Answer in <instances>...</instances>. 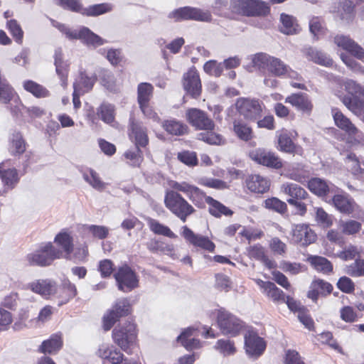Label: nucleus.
I'll use <instances>...</instances> for the list:
<instances>
[{
  "label": "nucleus",
  "instance_id": "f257e3e1",
  "mask_svg": "<svg viewBox=\"0 0 364 364\" xmlns=\"http://www.w3.org/2000/svg\"><path fill=\"white\" fill-rule=\"evenodd\" d=\"M255 66L268 72L273 77H288L290 78H298V73L293 70L287 64L280 58L259 53L255 55L253 59Z\"/></svg>",
  "mask_w": 364,
  "mask_h": 364
},
{
  "label": "nucleus",
  "instance_id": "f03ea898",
  "mask_svg": "<svg viewBox=\"0 0 364 364\" xmlns=\"http://www.w3.org/2000/svg\"><path fill=\"white\" fill-rule=\"evenodd\" d=\"M60 258H63L62 251L55 247L51 242L41 245L26 255V261L29 264L40 267L49 266L55 259Z\"/></svg>",
  "mask_w": 364,
  "mask_h": 364
},
{
  "label": "nucleus",
  "instance_id": "7ed1b4c3",
  "mask_svg": "<svg viewBox=\"0 0 364 364\" xmlns=\"http://www.w3.org/2000/svg\"><path fill=\"white\" fill-rule=\"evenodd\" d=\"M164 203L166 207L183 223L196 211L192 205L175 191L166 192Z\"/></svg>",
  "mask_w": 364,
  "mask_h": 364
},
{
  "label": "nucleus",
  "instance_id": "20e7f679",
  "mask_svg": "<svg viewBox=\"0 0 364 364\" xmlns=\"http://www.w3.org/2000/svg\"><path fill=\"white\" fill-rule=\"evenodd\" d=\"M112 338L120 348L128 354H132V348L136 338V326L134 323L126 322L116 326L112 331Z\"/></svg>",
  "mask_w": 364,
  "mask_h": 364
},
{
  "label": "nucleus",
  "instance_id": "39448f33",
  "mask_svg": "<svg viewBox=\"0 0 364 364\" xmlns=\"http://www.w3.org/2000/svg\"><path fill=\"white\" fill-rule=\"evenodd\" d=\"M53 25L58 28L70 40L79 39L87 45L95 47L100 46L106 43V41L94 33L87 27H82L79 30H71L65 25L53 21Z\"/></svg>",
  "mask_w": 364,
  "mask_h": 364
},
{
  "label": "nucleus",
  "instance_id": "423d86ee",
  "mask_svg": "<svg viewBox=\"0 0 364 364\" xmlns=\"http://www.w3.org/2000/svg\"><path fill=\"white\" fill-rule=\"evenodd\" d=\"M217 322L222 333L225 336H236L245 327L243 321L239 318L222 309L218 313Z\"/></svg>",
  "mask_w": 364,
  "mask_h": 364
},
{
  "label": "nucleus",
  "instance_id": "0eeeda50",
  "mask_svg": "<svg viewBox=\"0 0 364 364\" xmlns=\"http://www.w3.org/2000/svg\"><path fill=\"white\" fill-rule=\"evenodd\" d=\"M168 17L175 21L193 20L210 22L212 20V15L209 11L191 6H184L175 9L168 14Z\"/></svg>",
  "mask_w": 364,
  "mask_h": 364
},
{
  "label": "nucleus",
  "instance_id": "6e6552de",
  "mask_svg": "<svg viewBox=\"0 0 364 364\" xmlns=\"http://www.w3.org/2000/svg\"><path fill=\"white\" fill-rule=\"evenodd\" d=\"M114 277L118 289L124 292H129L139 287V277L127 264L118 267Z\"/></svg>",
  "mask_w": 364,
  "mask_h": 364
},
{
  "label": "nucleus",
  "instance_id": "1a4fd4ad",
  "mask_svg": "<svg viewBox=\"0 0 364 364\" xmlns=\"http://www.w3.org/2000/svg\"><path fill=\"white\" fill-rule=\"evenodd\" d=\"M130 309V304L127 299L117 301L103 317L104 329L109 331L119 318L128 315Z\"/></svg>",
  "mask_w": 364,
  "mask_h": 364
},
{
  "label": "nucleus",
  "instance_id": "9d476101",
  "mask_svg": "<svg viewBox=\"0 0 364 364\" xmlns=\"http://www.w3.org/2000/svg\"><path fill=\"white\" fill-rule=\"evenodd\" d=\"M336 125L345 131L348 136L358 143H364V134L341 111L332 109Z\"/></svg>",
  "mask_w": 364,
  "mask_h": 364
},
{
  "label": "nucleus",
  "instance_id": "9b49d317",
  "mask_svg": "<svg viewBox=\"0 0 364 364\" xmlns=\"http://www.w3.org/2000/svg\"><path fill=\"white\" fill-rule=\"evenodd\" d=\"M240 12L247 16H265L269 13L267 3L260 0H238Z\"/></svg>",
  "mask_w": 364,
  "mask_h": 364
},
{
  "label": "nucleus",
  "instance_id": "f8f14e48",
  "mask_svg": "<svg viewBox=\"0 0 364 364\" xmlns=\"http://www.w3.org/2000/svg\"><path fill=\"white\" fill-rule=\"evenodd\" d=\"M316 240V235L309 225L298 224L293 226L291 230L292 242L302 247H306L314 243Z\"/></svg>",
  "mask_w": 364,
  "mask_h": 364
},
{
  "label": "nucleus",
  "instance_id": "ddd939ff",
  "mask_svg": "<svg viewBox=\"0 0 364 364\" xmlns=\"http://www.w3.org/2000/svg\"><path fill=\"white\" fill-rule=\"evenodd\" d=\"M186 117L188 122L195 129L198 130H213L215 124L208 117L207 114L198 109L192 108L186 112Z\"/></svg>",
  "mask_w": 364,
  "mask_h": 364
},
{
  "label": "nucleus",
  "instance_id": "4468645a",
  "mask_svg": "<svg viewBox=\"0 0 364 364\" xmlns=\"http://www.w3.org/2000/svg\"><path fill=\"white\" fill-rule=\"evenodd\" d=\"M252 160L259 164L272 168H280L282 167V160L273 152L264 149H257L250 153Z\"/></svg>",
  "mask_w": 364,
  "mask_h": 364
},
{
  "label": "nucleus",
  "instance_id": "2eb2a0df",
  "mask_svg": "<svg viewBox=\"0 0 364 364\" xmlns=\"http://www.w3.org/2000/svg\"><path fill=\"white\" fill-rule=\"evenodd\" d=\"M171 187L177 191H181L186 193L193 203L199 208L203 205L204 200L206 201V198L208 197L198 187L190 185L186 182H173Z\"/></svg>",
  "mask_w": 364,
  "mask_h": 364
},
{
  "label": "nucleus",
  "instance_id": "dca6fc26",
  "mask_svg": "<svg viewBox=\"0 0 364 364\" xmlns=\"http://www.w3.org/2000/svg\"><path fill=\"white\" fill-rule=\"evenodd\" d=\"M235 106L239 113L247 119H255L262 112L261 105L256 100L240 98Z\"/></svg>",
  "mask_w": 364,
  "mask_h": 364
},
{
  "label": "nucleus",
  "instance_id": "f3484780",
  "mask_svg": "<svg viewBox=\"0 0 364 364\" xmlns=\"http://www.w3.org/2000/svg\"><path fill=\"white\" fill-rule=\"evenodd\" d=\"M245 348L248 355L257 358L263 353L266 343L257 333L249 331L245 336Z\"/></svg>",
  "mask_w": 364,
  "mask_h": 364
},
{
  "label": "nucleus",
  "instance_id": "a211bd4d",
  "mask_svg": "<svg viewBox=\"0 0 364 364\" xmlns=\"http://www.w3.org/2000/svg\"><path fill=\"white\" fill-rule=\"evenodd\" d=\"M181 235L184 239L195 247H200L208 252H213L215 250L214 243L209 240L208 237L195 234L187 226L181 228Z\"/></svg>",
  "mask_w": 364,
  "mask_h": 364
},
{
  "label": "nucleus",
  "instance_id": "6ab92c4d",
  "mask_svg": "<svg viewBox=\"0 0 364 364\" xmlns=\"http://www.w3.org/2000/svg\"><path fill=\"white\" fill-rule=\"evenodd\" d=\"M334 43L337 46L364 62V49L350 37L343 35L336 36L334 38Z\"/></svg>",
  "mask_w": 364,
  "mask_h": 364
},
{
  "label": "nucleus",
  "instance_id": "aec40b11",
  "mask_svg": "<svg viewBox=\"0 0 364 364\" xmlns=\"http://www.w3.org/2000/svg\"><path fill=\"white\" fill-rule=\"evenodd\" d=\"M285 102L295 107L298 111L310 114L313 109V104L309 96L305 93H294L287 97Z\"/></svg>",
  "mask_w": 364,
  "mask_h": 364
},
{
  "label": "nucleus",
  "instance_id": "412c9836",
  "mask_svg": "<svg viewBox=\"0 0 364 364\" xmlns=\"http://www.w3.org/2000/svg\"><path fill=\"white\" fill-rule=\"evenodd\" d=\"M28 288L34 293L47 296L56 294L58 285L55 281L50 279H37L29 283Z\"/></svg>",
  "mask_w": 364,
  "mask_h": 364
},
{
  "label": "nucleus",
  "instance_id": "4be33fe9",
  "mask_svg": "<svg viewBox=\"0 0 364 364\" xmlns=\"http://www.w3.org/2000/svg\"><path fill=\"white\" fill-rule=\"evenodd\" d=\"M183 87L193 97H198L201 92V83L198 72L189 70L183 75Z\"/></svg>",
  "mask_w": 364,
  "mask_h": 364
},
{
  "label": "nucleus",
  "instance_id": "5701e85b",
  "mask_svg": "<svg viewBox=\"0 0 364 364\" xmlns=\"http://www.w3.org/2000/svg\"><path fill=\"white\" fill-rule=\"evenodd\" d=\"M54 242L60 247L63 257L69 259L74 249L73 237L66 230H62L54 238Z\"/></svg>",
  "mask_w": 364,
  "mask_h": 364
},
{
  "label": "nucleus",
  "instance_id": "b1692460",
  "mask_svg": "<svg viewBox=\"0 0 364 364\" xmlns=\"http://www.w3.org/2000/svg\"><path fill=\"white\" fill-rule=\"evenodd\" d=\"M245 183L248 190L255 193H266L270 187L269 180L257 174L249 176Z\"/></svg>",
  "mask_w": 364,
  "mask_h": 364
},
{
  "label": "nucleus",
  "instance_id": "393cba45",
  "mask_svg": "<svg viewBox=\"0 0 364 364\" xmlns=\"http://www.w3.org/2000/svg\"><path fill=\"white\" fill-rule=\"evenodd\" d=\"M336 95L341 99L343 105L355 115L360 119L364 117V101L358 98L357 97H353L350 96L343 95L340 94V92Z\"/></svg>",
  "mask_w": 364,
  "mask_h": 364
},
{
  "label": "nucleus",
  "instance_id": "a878e982",
  "mask_svg": "<svg viewBox=\"0 0 364 364\" xmlns=\"http://www.w3.org/2000/svg\"><path fill=\"white\" fill-rule=\"evenodd\" d=\"M296 136L297 133L296 131L291 132L286 129H282L281 132L277 134L278 149L287 153H294L296 151V146L291 139V138Z\"/></svg>",
  "mask_w": 364,
  "mask_h": 364
},
{
  "label": "nucleus",
  "instance_id": "bb28decb",
  "mask_svg": "<svg viewBox=\"0 0 364 364\" xmlns=\"http://www.w3.org/2000/svg\"><path fill=\"white\" fill-rule=\"evenodd\" d=\"M332 290L333 286L330 283L321 279H316L311 284L308 297L316 301L319 294H329Z\"/></svg>",
  "mask_w": 364,
  "mask_h": 364
},
{
  "label": "nucleus",
  "instance_id": "cd10ccee",
  "mask_svg": "<svg viewBox=\"0 0 364 364\" xmlns=\"http://www.w3.org/2000/svg\"><path fill=\"white\" fill-rule=\"evenodd\" d=\"M332 202L338 211L347 215L352 213L356 207L354 200L348 195L336 194L332 198Z\"/></svg>",
  "mask_w": 364,
  "mask_h": 364
},
{
  "label": "nucleus",
  "instance_id": "c85d7f7f",
  "mask_svg": "<svg viewBox=\"0 0 364 364\" xmlns=\"http://www.w3.org/2000/svg\"><path fill=\"white\" fill-rule=\"evenodd\" d=\"M0 177L4 184L9 188H13L18 182L17 171L9 167V161L0 164Z\"/></svg>",
  "mask_w": 364,
  "mask_h": 364
},
{
  "label": "nucleus",
  "instance_id": "c756f323",
  "mask_svg": "<svg viewBox=\"0 0 364 364\" xmlns=\"http://www.w3.org/2000/svg\"><path fill=\"white\" fill-rule=\"evenodd\" d=\"M196 334V329L193 328H188L178 336V341H179L187 350H191L199 348L201 346V344L199 340L195 338Z\"/></svg>",
  "mask_w": 364,
  "mask_h": 364
},
{
  "label": "nucleus",
  "instance_id": "7c9ffc66",
  "mask_svg": "<svg viewBox=\"0 0 364 364\" xmlns=\"http://www.w3.org/2000/svg\"><path fill=\"white\" fill-rule=\"evenodd\" d=\"M130 127L132 130L130 136L134 138L136 146L139 147L146 146L149 142L146 129L141 123L134 122L133 119L130 122Z\"/></svg>",
  "mask_w": 364,
  "mask_h": 364
},
{
  "label": "nucleus",
  "instance_id": "2f4dec72",
  "mask_svg": "<svg viewBox=\"0 0 364 364\" xmlns=\"http://www.w3.org/2000/svg\"><path fill=\"white\" fill-rule=\"evenodd\" d=\"M55 70L61 80V85L65 87L68 85V64L63 60V54L60 49L55 52Z\"/></svg>",
  "mask_w": 364,
  "mask_h": 364
},
{
  "label": "nucleus",
  "instance_id": "473e14b6",
  "mask_svg": "<svg viewBox=\"0 0 364 364\" xmlns=\"http://www.w3.org/2000/svg\"><path fill=\"white\" fill-rule=\"evenodd\" d=\"M308 188L315 195L323 197L333 191L327 181L320 178H312L308 181Z\"/></svg>",
  "mask_w": 364,
  "mask_h": 364
},
{
  "label": "nucleus",
  "instance_id": "72a5a7b5",
  "mask_svg": "<svg viewBox=\"0 0 364 364\" xmlns=\"http://www.w3.org/2000/svg\"><path fill=\"white\" fill-rule=\"evenodd\" d=\"M162 127L169 134L175 136H181L188 132L187 125L175 119L164 121Z\"/></svg>",
  "mask_w": 364,
  "mask_h": 364
},
{
  "label": "nucleus",
  "instance_id": "f704fd0d",
  "mask_svg": "<svg viewBox=\"0 0 364 364\" xmlns=\"http://www.w3.org/2000/svg\"><path fill=\"white\" fill-rule=\"evenodd\" d=\"M281 192L289 196L290 198L302 200L306 198L307 192L297 184L285 183L281 186Z\"/></svg>",
  "mask_w": 364,
  "mask_h": 364
},
{
  "label": "nucleus",
  "instance_id": "c9c22d12",
  "mask_svg": "<svg viewBox=\"0 0 364 364\" xmlns=\"http://www.w3.org/2000/svg\"><path fill=\"white\" fill-rule=\"evenodd\" d=\"M63 346V341L60 335L54 334L46 341H44L40 346V351L43 353H55Z\"/></svg>",
  "mask_w": 364,
  "mask_h": 364
},
{
  "label": "nucleus",
  "instance_id": "e433bc0d",
  "mask_svg": "<svg viewBox=\"0 0 364 364\" xmlns=\"http://www.w3.org/2000/svg\"><path fill=\"white\" fill-rule=\"evenodd\" d=\"M97 114L105 123L113 125L115 118L114 106L104 102L97 108Z\"/></svg>",
  "mask_w": 364,
  "mask_h": 364
},
{
  "label": "nucleus",
  "instance_id": "4c0bfd02",
  "mask_svg": "<svg viewBox=\"0 0 364 364\" xmlns=\"http://www.w3.org/2000/svg\"><path fill=\"white\" fill-rule=\"evenodd\" d=\"M233 131L240 139L245 141H247L253 137L252 128L247 124L240 120L234 121Z\"/></svg>",
  "mask_w": 364,
  "mask_h": 364
},
{
  "label": "nucleus",
  "instance_id": "58836bf2",
  "mask_svg": "<svg viewBox=\"0 0 364 364\" xmlns=\"http://www.w3.org/2000/svg\"><path fill=\"white\" fill-rule=\"evenodd\" d=\"M146 222L150 230L155 234L164 235L170 238H176L177 235L171 229L155 219L147 218Z\"/></svg>",
  "mask_w": 364,
  "mask_h": 364
},
{
  "label": "nucleus",
  "instance_id": "ea45409f",
  "mask_svg": "<svg viewBox=\"0 0 364 364\" xmlns=\"http://www.w3.org/2000/svg\"><path fill=\"white\" fill-rule=\"evenodd\" d=\"M82 177L95 190L102 191L106 187L105 183L101 180L99 174L92 168L84 171Z\"/></svg>",
  "mask_w": 364,
  "mask_h": 364
},
{
  "label": "nucleus",
  "instance_id": "a19ab883",
  "mask_svg": "<svg viewBox=\"0 0 364 364\" xmlns=\"http://www.w3.org/2000/svg\"><path fill=\"white\" fill-rule=\"evenodd\" d=\"M307 261L314 268L323 274H328L333 271V265L326 258L320 256H310Z\"/></svg>",
  "mask_w": 364,
  "mask_h": 364
},
{
  "label": "nucleus",
  "instance_id": "79ce46f5",
  "mask_svg": "<svg viewBox=\"0 0 364 364\" xmlns=\"http://www.w3.org/2000/svg\"><path fill=\"white\" fill-rule=\"evenodd\" d=\"M154 87L148 82H141L137 87L139 105L149 103L153 95Z\"/></svg>",
  "mask_w": 364,
  "mask_h": 364
},
{
  "label": "nucleus",
  "instance_id": "37998d69",
  "mask_svg": "<svg viewBox=\"0 0 364 364\" xmlns=\"http://www.w3.org/2000/svg\"><path fill=\"white\" fill-rule=\"evenodd\" d=\"M96 81L94 75L88 76L85 73H81L79 78L73 84V89L79 88L81 93L85 94L89 92L93 87Z\"/></svg>",
  "mask_w": 364,
  "mask_h": 364
},
{
  "label": "nucleus",
  "instance_id": "c03bdc74",
  "mask_svg": "<svg viewBox=\"0 0 364 364\" xmlns=\"http://www.w3.org/2000/svg\"><path fill=\"white\" fill-rule=\"evenodd\" d=\"M206 203L210 205V213L215 217L219 218L222 215L228 216L232 214L231 210L211 197L206 198Z\"/></svg>",
  "mask_w": 364,
  "mask_h": 364
},
{
  "label": "nucleus",
  "instance_id": "a18cd8bd",
  "mask_svg": "<svg viewBox=\"0 0 364 364\" xmlns=\"http://www.w3.org/2000/svg\"><path fill=\"white\" fill-rule=\"evenodd\" d=\"M360 223L354 220H340L338 228L342 233L348 235H355L361 230Z\"/></svg>",
  "mask_w": 364,
  "mask_h": 364
},
{
  "label": "nucleus",
  "instance_id": "49530a36",
  "mask_svg": "<svg viewBox=\"0 0 364 364\" xmlns=\"http://www.w3.org/2000/svg\"><path fill=\"white\" fill-rule=\"evenodd\" d=\"M306 54L309 60L317 64L327 67L333 64V61L329 57L323 53L314 48H310L307 49Z\"/></svg>",
  "mask_w": 364,
  "mask_h": 364
},
{
  "label": "nucleus",
  "instance_id": "de8ad7c7",
  "mask_svg": "<svg viewBox=\"0 0 364 364\" xmlns=\"http://www.w3.org/2000/svg\"><path fill=\"white\" fill-rule=\"evenodd\" d=\"M281 21L282 26L280 27V31L282 33L287 35L297 33L299 26L292 16L282 14L281 15Z\"/></svg>",
  "mask_w": 364,
  "mask_h": 364
},
{
  "label": "nucleus",
  "instance_id": "09e8293b",
  "mask_svg": "<svg viewBox=\"0 0 364 364\" xmlns=\"http://www.w3.org/2000/svg\"><path fill=\"white\" fill-rule=\"evenodd\" d=\"M338 14L341 19L350 22L354 16V4L350 0H344L340 3Z\"/></svg>",
  "mask_w": 364,
  "mask_h": 364
},
{
  "label": "nucleus",
  "instance_id": "8fccbe9b",
  "mask_svg": "<svg viewBox=\"0 0 364 364\" xmlns=\"http://www.w3.org/2000/svg\"><path fill=\"white\" fill-rule=\"evenodd\" d=\"M21 109H26L28 114L33 117H40L44 113L43 110L38 107H25L17 100H14L10 105V110L14 114H18Z\"/></svg>",
  "mask_w": 364,
  "mask_h": 364
},
{
  "label": "nucleus",
  "instance_id": "3c124183",
  "mask_svg": "<svg viewBox=\"0 0 364 364\" xmlns=\"http://www.w3.org/2000/svg\"><path fill=\"white\" fill-rule=\"evenodd\" d=\"M23 87L36 97H46L49 95V92L46 88L32 80L25 81Z\"/></svg>",
  "mask_w": 364,
  "mask_h": 364
},
{
  "label": "nucleus",
  "instance_id": "603ef678",
  "mask_svg": "<svg viewBox=\"0 0 364 364\" xmlns=\"http://www.w3.org/2000/svg\"><path fill=\"white\" fill-rule=\"evenodd\" d=\"M205 131V132L198 134V139L213 145H220L225 143V139L220 134L213 132V130Z\"/></svg>",
  "mask_w": 364,
  "mask_h": 364
},
{
  "label": "nucleus",
  "instance_id": "864d4df0",
  "mask_svg": "<svg viewBox=\"0 0 364 364\" xmlns=\"http://www.w3.org/2000/svg\"><path fill=\"white\" fill-rule=\"evenodd\" d=\"M127 164L132 166H139L143 161V155L139 146L129 149L124 154Z\"/></svg>",
  "mask_w": 364,
  "mask_h": 364
},
{
  "label": "nucleus",
  "instance_id": "5fc2aeb1",
  "mask_svg": "<svg viewBox=\"0 0 364 364\" xmlns=\"http://www.w3.org/2000/svg\"><path fill=\"white\" fill-rule=\"evenodd\" d=\"M83 230L90 233L94 237L99 240L105 239L109 235V228L103 225H84Z\"/></svg>",
  "mask_w": 364,
  "mask_h": 364
},
{
  "label": "nucleus",
  "instance_id": "6e6d98bb",
  "mask_svg": "<svg viewBox=\"0 0 364 364\" xmlns=\"http://www.w3.org/2000/svg\"><path fill=\"white\" fill-rule=\"evenodd\" d=\"M342 84L346 91L351 95L353 97H355L356 95L364 97V86L358 83L356 81L351 79H346L343 81Z\"/></svg>",
  "mask_w": 364,
  "mask_h": 364
},
{
  "label": "nucleus",
  "instance_id": "4d7b16f0",
  "mask_svg": "<svg viewBox=\"0 0 364 364\" xmlns=\"http://www.w3.org/2000/svg\"><path fill=\"white\" fill-rule=\"evenodd\" d=\"M112 6L109 4L105 3L95 4L89 6L88 8H85V10L83 11V15L88 16H96L109 12L112 11Z\"/></svg>",
  "mask_w": 364,
  "mask_h": 364
},
{
  "label": "nucleus",
  "instance_id": "13d9d810",
  "mask_svg": "<svg viewBox=\"0 0 364 364\" xmlns=\"http://www.w3.org/2000/svg\"><path fill=\"white\" fill-rule=\"evenodd\" d=\"M53 2L64 9L80 13L83 15L85 8L82 7V5L79 0H53Z\"/></svg>",
  "mask_w": 364,
  "mask_h": 364
},
{
  "label": "nucleus",
  "instance_id": "bf43d9fd",
  "mask_svg": "<svg viewBox=\"0 0 364 364\" xmlns=\"http://www.w3.org/2000/svg\"><path fill=\"white\" fill-rule=\"evenodd\" d=\"M345 272L347 274L354 277L364 276V259H355L353 263L346 266Z\"/></svg>",
  "mask_w": 364,
  "mask_h": 364
},
{
  "label": "nucleus",
  "instance_id": "052dcab7",
  "mask_svg": "<svg viewBox=\"0 0 364 364\" xmlns=\"http://www.w3.org/2000/svg\"><path fill=\"white\" fill-rule=\"evenodd\" d=\"M101 82L102 85L110 91L115 92L119 88V85L117 82L113 73L109 70L103 71Z\"/></svg>",
  "mask_w": 364,
  "mask_h": 364
},
{
  "label": "nucleus",
  "instance_id": "680f3d73",
  "mask_svg": "<svg viewBox=\"0 0 364 364\" xmlns=\"http://www.w3.org/2000/svg\"><path fill=\"white\" fill-rule=\"evenodd\" d=\"M267 297L271 299L274 302L284 303L285 294L283 291L279 289L274 283H272L269 288L264 293Z\"/></svg>",
  "mask_w": 364,
  "mask_h": 364
},
{
  "label": "nucleus",
  "instance_id": "e2e57ef3",
  "mask_svg": "<svg viewBox=\"0 0 364 364\" xmlns=\"http://www.w3.org/2000/svg\"><path fill=\"white\" fill-rule=\"evenodd\" d=\"M315 220L323 228H328L333 224L332 217L321 208H315Z\"/></svg>",
  "mask_w": 364,
  "mask_h": 364
},
{
  "label": "nucleus",
  "instance_id": "0e129e2a",
  "mask_svg": "<svg viewBox=\"0 0 364 364\" xmlns=\"http://www.w3.org/2000/svg\"><path fill=\"white\" fill-rule=\"evenodd\" d=\"M215 348L225 356L233 355L236 352L234 343L229 340H218Z\"/></svg>",
  "mask_w": 364,
  "mask_h": 364
},
{
  "label": "nucleus",
  "instance_id": "69168bd1",
  "mask_svg": "<svg viewBox=\"0 0 364 364\" xmlns=\"http://www.w3.org/2000/svg\"><path fill=\"white\" fill-rule=\"evenodd\" d=\"M267 209L272 210L278 213H284L287 210V204L277 198H267L264 201Z\"/></svg>",
  "mask_w": 364,
  "mask_h": 364
},
{
  "label": "nucleus",
  "instance_id": "338daca9",
  "mask_svg": "<svg viewBox=\"0 0 364 364\" xmlns=\"http://www.w3.org/2000/svg\"><path fill=\"white\" fill-rule=\"evenodd\" d=\"M203 69L206 73L219 77L223 71V65L222 63H218L215 60H209L205 63Z\"/></svg>",
  "mask_w": 364,
  "mask_h": 364
},
{
  "label": "nucleus",
  "instance_id": "774afa93",
  "mask_svg": "<svg viewBox=\"0 0 364 364\" xmlns=\"http://www.w3.org/2000/svg\"><path fill=\"white\" fill-rule=\"evenodd\" d=\"M361 249L355 245H348L338 253V257L343 260H351L360 256Z\"/></svg>",
  "mask_w": 364,
  "mask_h": 364
}]
</instances>
